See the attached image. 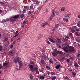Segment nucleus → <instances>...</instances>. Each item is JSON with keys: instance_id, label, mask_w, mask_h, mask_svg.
<instances>
[{"instance_id": "bf43d9fd", "label": "nucleus", "mask_w": 80, "mask_h": 80, "mask_svg": "<svg viewBox=\"0 0 80 80\" xmlns=\"http://www.w3.org/2000/svg\"><path fill=\"white\" fill-rule=\"evenodd\" d=\"M66 62H70V60L69 59H67V60H66Z\"/></svg>"}, {"instance_id": "423d86ee", "label": "nucleus", "mask_w": 80, "mask_h": 80, "mask_svg": "<svg viewBox=\"0 0 80 80\" xmlns=\"http://www.w3.org/2000/svg\"><path fill=\"white\" fill-rule=\"evenodd\" d=\"M14 54H15V52L13 51H10L8 53V55L9 56H13Z\"/></svg>"}, {"instance_id": "c03bdc74", "label": "nucleus", "mask_w": 80, "mask_h": 80, "mask_svg": "<svg viewBox=\"0 0 80 80\" xmlns=\"http://www.w3.org/2000/svg\"><path fill=\"white\" fill-rule=\"evenodd\" d=\"M55 13L56 14V15H59V12H58L57 11H56L55 12Z\"/></svg>"}, {"instance_id": "412c9836", "label": "nucleus", "mask_w": 80, "mask_h": 80, "mask_svg": "<svg viewBox=\"0 0 80 80\" xmlns=\"http://www.w3.org/2000/svg\"><path fill=\"white\" fill-rule=\"evenodd\" d=\"M58 53H59L60 55H62L63 53V52H62V51H58Z\"/></svg>"}, {"instance_id": "7ed1b4c3", "label": "nucleus", "mask_w": 80, "mask_h": 80, "mask_svg": "<svg viewBox=\"0 0 80 80\" xmlns=\"http://www.w3.org/2000/svg\"><path fill=\"white\" fill-rule=\"evenodd\" d=\"M41 57L43 59H45V60H48L50 62V58H48L46 54H45V53H42L41 55Z\"/></svg>"}, {"instance_id": "cd10ccee", "label": "nucleus", "mask_w": 80, "mask_h": 80, "mask_svg": "<svg viewBox=\"0 0 80 80\" xmlns=\"http://www.w3.org/2000/svg\"><path fill=\"white\" fill-rule=\"evenodd\" d=\"M76 40L78 42H80V38H76Z\"/></svg>"}, {"instance_id": "c9c22d12", "label": "nucleus", "mask_w": 80, "mask_h": 80, "mask_svg": "<svg viewBox=\"0 0 80 80\" xmlns=\"http://www.w3.org/2000/svg\"><path fill=\"white\" fill-rule=\"evenodd\" d=\"M8 40V38H5V39L4 40V42H7V41Z\"/></svg>"}, {"instance_id": "052dcab7", "label": "nucleus", "mask_w": 80, "mask_h": 80, "mask_svg": "<svg viewBox=\"0 0 80 80\" xmlns=\"http://www.w3.org/2000/svg\"><path fill=\"white\" fill-rule=\"evenodd\" d=\"M8 46V44L7 43L5 45V47H7V46Z\"/></svg>"}, {"instance_id": "774afa93", "label": "nucleus", "mask_w": 80, "mask_h": 80, "mask_svg": "<svg viewBox=\"0 0 80 80\" xmlns=\"http://www.w3.org/2000/svg\"><path fill=\"white\" fill-rule=\"evenodd\" d=\"M18 31H16V32L15 33V35H17V33H18Z\"/></svg>"}, {"instance_id": "8fccbe9b", "label": "nucleus", "mask_w": 80, "mask_h": 80, "mask_svg": "<svg viewBox=\"0 0 80 80\" xmlns=\"http://www.w3.org/2000/svg\"><path fill=\"white\" fill-rule=\"evenodd\" d=\"M41 37H42V36L41 35L39 36L38 37V40H40V38H41Z\"/></svg>"}, {"instance_id": "f257e3e1", "label": "nucleus", "mask_w": 80, "mask_h": 80, "mask_svg": "<svg viewBox=\"0 0 80 80\" xmlns=\"http://www.w3.org/2000/svg\"><path fill=\"white\" fill-rule=\"evenodd\" d=\"M20 17V14H18L15 15L14 17H11L10 18V22H15L17 21V20L15 19H18Z\"/></svg>"}, {"instance_id": "58836bf2", "label": "nucleus", "mask_w": 80, "mask_h": 80, "mask_svg": "<svg viewBox=\"0 0 80 80\" xmlns=\"http://www.w3.org/2000/svg\"><path fill=\"white\" fill-rule=\"evenodd\" d=\"M50 42H52V43H55V41H53V40L52 39H50Z\"/></svg>"}, {"instance_id": "72a5a7b5", "label": "nucleus", "mask_w": 80, "mask_h": 80, "mask_svg": "<svg viewBox=\"0 0 80 80\" xmlns=\"http://www.w3.org/2000/svg\"><path fill=\"white\" fill-rule=\"evenodd\" d=\"M69 37H72V35H73V34H72V33L69 32Z\"/></svg>"}, {"instance_id": "ddd939ff", "label": "nucleus", "mask_w": 80, "mask_h": 80, "mask_svg": "<svg viewBox=\"0 0 80 80\" xmlns=\"http://www.w3.org/2000/svg\"><path fill=\"white\" fill-rule=\"evenodd\" d=\"M56 45H57V47H58V48H61V46H60V44L58 43H56Z\"/></svg>"}, {"instance_id": "f03ea898", "label": "nucleus", "mask_w": 80, "mask_h": 80, "mask_svg": "<svg viewBox=\"0 0 80 80\" xmlns=\"http://www.w3.org/2000/svg\"><path fill=\"white\" fill-rule=\"evenodd\" d=\"M29 68H30V70L32 72H33L34 71H37V70H38V68L37 67H35L34 68L33 65H31L30 67H29Z\"/></svg>"}, {"instance_id": "5701e85b", "label": "nucleus", "mask_w": 80, "mask_h": 80, "mask_svg": "<svg viewBox=\"0 0 80 80\" xmlns=\"http://www.w3.org/2000/svg\"><path fill=\"white\" fill-rule=\"evenodd\" d=\"M27 23H28V21L25 20L23 22V24H27Z\"/></svg>"}, {"instance_id": "7c9ffc66", "label": "nucleus", "mask_w": 80, "mask_h": 80, "mask_svg": "<svg viewBox=\"0 0 80 80\" xmlns=\"http://www.w3.org/2000/svg\"><path fill=\"white\" fill-rule=\"evenodd\" d=\"M65 17H70V14H66L65 15Z\"/></svg>"}, {"instance_id": "9d476101", "label": "nucleus", "mask_w": 80, "mask_h": 80, "mask_svg": "<svg viewBox=\"0 0 80 80\" xmlns=\"http://www.w3.org/2000/svg\"><path fill=\"white\" fill-rule=\"evenodd\" d=\"M7 54V53L6 52H4L3 53H1V55L2 57V58H3L5 56V55Z\"/></svg>"}, {"instance_id": "5fc2aeb1", "label": "nucleus", "mask_w": 80, "mask_h": 80, "mask_svg": "<svg viewBox=\"0 0 80 80\" xmlns=\"http://www.w3.org/2000/svg\"><path fill=\"white\" fill-rule=\"evenodd\" d=\"M36 73L37 74H39V72L38 71V70H37L36 71Z\"/></svg>"}, {"instance_id": "20e7f679", "label": "nucleus", "mask_w": 80, "mask_h": 80, "mask_svg": "<svg viewBox=\"0 0 80 80\" xmlns=\"http://www.w3.org/2000/svg\"><path fill=\"white\" fill-rule=\"evenodd\" d=\"M68 52H73L74 51H75V49L73 47H72L71 46H69L68 47Z\"/></svg>"}, {"instance_id": "9b49d317", "label": "nucleus", "mask_w": 80, "mask_h": 80, "mask_svg": "<svg viewBox=\"0 0 80 80\" xmlns=\"http://www.w3.org/2000/svg\"><path fill=\"white\" fill-rule=\"evenodd\" d=\"M68 39L65 38H64L62 39V42H67L68 41Z\"/></svg>"}, {"instance_id": "c756f323", "label": "nucleus", "mask_w": 80, "mask_h": 80, "mask_svg": "<svg viewBox=\"0 0 80 80\" xmlns=\"http://www.w3.org/2000/svg\"><path fill=\"white\" fill-rule=\"evenodd\" d=\"M31 13H32V11H29L28 12V15H30V14H31Z\"/></svg>"}, {"instance_id": "4d7b16f0", "label": "nucleus", "mask_w": 80, "mask_h": 80, "mask_svg": "<svg viewBox=\"0 0 80 80\" xmlns=\"http://www.w3.org/2000/svg\"><path fill=\"white\" fill-rule=\"evenodd\" d=\"M16 35H15L14 37H17V36H18V35H19V33L17 34H15Z\"/></svg>"}, {"instance_id": "39448f33", "label": "nucleus", "mask_w": 80, "mask_h": 80, "mask_svg": "<svg viewBox=\"0 0 80 80\" xmlns=\"http://www.w3.org/2000/svg\"><path fill=\"white\" fill-rule=\"evenodd\" d=\"M19 57H17L14 58V63H17V62H19Z\"/></svg>"}, {"instance_id": "0eeeda50", "label": "nucleus", "mask_w": 80, "mask_h": 80, "mask_svg": "<svg viewBox=\"0 0 80 80\" xmlns=\"http://www.w3.org/2000/svg\"><path fill=\"white\" fill-rule=\"evenodd\" d=\"M55 10L53 9L52 10V13L51 14V17L50 18V19L52 20V18L53 17H55Z\"/></svg>"}, {"instance_id": "680f3d73", "label": "nucleus", "mask_w": 80, "mask_h": 80, "mask_svg": "<svg viewBox=\"0 0 80 80\" xmlns=\"http://www.w3.org/2000/svg\"><path fill=\"white\" fill-rule=\"evenodd\" d=\"M2 12H3V11L1 9H0V13H2Z\"/></svg>"}, {"instance_id": "09e8293b", "label": "nucleus", "mask_w": 80, "mask_h": 80, "mask_svg": "<svg viewBox=\"0 0 80 80\" xmlns=\"http://www.w3.org/2000/svg\"><path fill=\"white\" fill-rule=\"evenodd\" d=\"M44 26H45V25L44 24V23H43L41 24V27H44Z\"/></svg>"}, {"instance_id": "e433bc0d", "label": "nucleus", "mask_w": 80, "mask_h": 80, "mask_svg": "<svg viewBox=\"0 0 80 80\" xmlns=\"http://www.w3.org/2000/svg\"><path fill=\"white\" fill-rule=\"evenodd\" d=\"M77 26L80 27V22H79L77 24Z\"/></svg>"}, {"instance_id": "4468645a", "label": "nucleus", "mask_w": 80, "mask_h": 80, "mask_svg": "<svg viewBox=\"0 0 80 80\" xmlns=\"http://www.w3.org/2000/svg\"><path fill=\"white\" fill-rule=\"evenodd\" d=\"M52 54L54 57H57V54L55 52H53Z\"/></svg>"}, {"instance_id": "a18cd8bd", "label": "nucleus", "mask_w": 80, "mask_h": 80, "mask_svg": "<svg viewBox=\"0 0 80 80\" xmlns=\"http://www.w3.org/2000/svg\"><path fill=\"white\" fill-rule=\"evenodd\" d=\"M35 2H36V3H37V4H39V3L38 1H35Z\"/></svg>"}, {"instance_id": "ea45409f", "label": "nucleus", "mask_w": 80, "mask_h": 80, "mask_svg": "<svg viewBox=\"0 0 80 80\" xmlns=\"http://www.w3.org/2000/svg\"><path fill=\"white\" fill-rule=\"evenodd\" d=\"M55 52L56 53H58V51L57 50V49H55Z\"/></svg>"}, {"instance_id": "864d4df0", "label": "nucleus", "mask_w": 80, "mask_h": 80, "mask_svg": "<svg viewBox=\"0 0 80 80\" xmlns=\"http://www.w3.org/2000/svg\"><path fill=\"white\" fill-rule=\"evenodd\" d=\"M47 42L48 43V44L49 45H50V42H49V41H47Z\"/></svg>"}, {"instance_id": "c85d7f7f", "label": "nucleus", "mask_w": 80, "mask_h": 80, "mask_svg": "<svg viewBox=\"0 0 80 80\" xmlns=\"http://www.w3.org/2000/svg\"><path fill=\"white\" fill-rule=\"evenodd\" d=\"M61 10L62 12H63V11H65V8H62L61 9Z\"/></svg>"}, {"instance_id": "6ab92c4d", "label": "nucleus", "mask_w": 80, "mask_h": 80, "mask_svg": "<svg viewBox=\"0 0 80 80\" xmlns=\"http://www.w3.org/2000/svg\"><path fill=\"white\" fill-rule=\"evenodd\" d=\"M29 76L30 77L31 79H33V77L32 76V74H30Z\"/></svg>"}, {"instance_id": "6e6d98bb", "label": "nucleus", "mask_w": 80, "mask_h": 80, "mask_svg": "<svg viewBox=\"0 0 80 80\" xmlns=\"http://www.w3.org/2000/svg\"><path fill=\"white\" fill-rule=\"evenodd\" d=\"M58 24H56L55 27L57 28H58Z\"/></svg>"}, {"instance_id": "e2e57ef3", "label": "nucleus", "mask_w": 80, "mask_h": 80, "mask_svg": "<svg viewBox=\"0 0 80 80\" xmlns=\"http://www.w3.org/2000/svg\"><path fill=\"white\" fill-rule=\"evenodd\" d=\"M56 28H55V27L53 28V29H52V31H53L54 30H55V29H56Z\"/></svg>"}, {"instance_id": "473e14b6", "label": "nucleus", "mask_w": 80, "mask_h": 80, "mask_svg": "<svg viewBox=\"0 0 80 80\" xmlns=\"http://www.w3.org/2000/svg\"><path fill=\"white\" fill-rule=\"evenodd\" d=\"M72 75L73 76V77H75L76 76V73L75 72H72Z\"/></svg>"}, {"instance_id": "393cba45", "label": "nucleus", "mask_w": 80, "mask_h": 80, "mask_svg": "<svg viewBox=\"0 0 80 80\" xmlns=\"http://www.w3.org/2000/svg\"><path fill=\"white\" fill-rule=\"evenodd\" d=\"M24 17V14H22L21 15L20 17L21 18H22Z\"/></svg>"}, {"instance_id": "79ce46f5", "label": "nucleus", "mask_w": 80, "mask_h": 80, "mask_svg": "<svg viewBox=\"0 0 80 80\" xmlns=\"http://www.w3.org/2000/svg\"><path fill=\"white\" fill-rule=\"evenodd\" d=\"M46 68H48V69H49V70H50V67L46 66Z\"/></svg>"}, {"instance_id": "a878e982", "label": "nucleus", "mask_w": 80, "mask_h": 80, "mask_svg": "<svg viewBox=\"0 0 80 80\" xmlns=\"http://www.w3.org/2000/svg\"><path fill=\"white\" fill-rule=\"evenodd\" d=\"M41 52H42V53H44V52H45V49L44 48H42L41 50Z\"/></svg>"}, {"instance_id": "338daca9", "label": "nucleus", "mask_w": 80, "mask_h": 80, "mask_svg": "<svg viewBox=\"0 0 80 80\" xmlns=\"http://www.w3.org/2000/svg\"><path fill=\"white\" fill-rule=\"evenodd\" d=\"M65 38H67V39H68V38H69V37H68V36H67L65 37Z\"/></svg>"}, {"instance_id": "dca6fc26", "label": "nucleus", "mask_w": 80, "mask_h": 80, "mask_svg": "<svg viewBox=\"0 0 80 80\" xmlns=\"http://www.w3.org/2000/svg\"><path fill=\"white\" fill-rule=\"evenodd\" d=\"M8 63H9V62H4L3 63V66H7V65H8Z\"/></svg>"}, {"instance_id": "13d9d810", "label": "nucleus", "mask_w": 80, "mask_h": 80, "mask_svg": "<svg viewBox=\"0 0 80 80\" xmlns=\"http://www.w3.org/2000/svg\"><path fill=\"white\" fill-rule=\"evenodd\" d=\"M65 20L66 21V22H68V19H66Z\"/></svg>"}, {"instance_id": "69168bd1", "label": "nucleus", "mask_w": 80, "mask_h": 80, "mask_svg": "<svg viewBox=\"0 0 80 80\" xmlns=\"http://www.w3.org/2000/svg\"><path fill=\"white\" fill-rule=\"evenodd\" d=\"M0 3L1 5H3V4H4V2H1Z\"/></svg>"}, {"instance_id": "4c0bfd02", "label": "nucleus", "mask_w": 80, "mask_h": 80, "mask_svg": "<svg viewBox=\"0 0 80 80\" xmlns=\"http://www.w3.org/2000/svg\"><path fill=\"white\" fill-rule=\"evenodd\" d=\"M67 79H69V78L67 76H66L64 78V80H67Z\"/></svg>"}, {"instance_id": "b1692460", "label": "nucleus", "mask_w": 80, "mask_h": 80, "mask_svg": "<svg viewBox=\"0 0 80 80\" xmlns=\"http://www.w3.org/2000/svg\"><path fill=\"white\" fill-rule=\"evenodd\" d=\"M39 78L41 80H43V79L45 78H44V77L43 76H41Z\"/></svg>"}, {"instance_id": "2eb2a0df", "label": "nucleus", "mask_w": 80, "mask_h": 80, "mask_svg": "<svg viewBox=\"0 0 80 80\" xmlns=\"http://www.w3.org/2000/svg\"><path fill=\"white\" fill-rule=\"evenodd\" d=\"M75 35L77 36H80V33H78V32H75Z\"/></svg>"}, {"instance_id": "49530a36", "label": "nucleus", "mask_w": 80, "mask_h": 80, "mask_svg": "<svg viewBox=\"0 0 80 80\" xmlns=\"http://www.w3.org/2000/svg\"><path fill=\"white\" fill-rule=\"evenodd\" d=\"M56 79V77H53L52 78V80H55Z\"/></svg>"}, {"instance_id": "2f4dec72", "label": "nucleus", "mask_w": 80, "mask_h": 80, "mask_svg": "<svg viewBox=\"0 0 80 80\" xmlns=\"http://www.w3.org/2000/svg\"><path fill=\"white\" fill-rule=\"evenodd\" d=\"M60 40H61V39H57V40L58 41V43H61V41H60Z\"/></svg>"}, {"instance_id": "37998d69", "label": "nucleus", "mask_w": 80, "mask_h": 80, "mask_svg": "<svg viewBox=\"0 0 80 80\" xmlns=\"http://www.w3.org/2000/svg\"><path fill=\"white\" fill-rule=\"evenodd\" d=\"M44 26H45V25H47L48 24V22H45L44 23Z\"/></svg>"}, {"instance_id": "603ef678", "label": "nucleus", "mask_w": 80, "mask_h": 80, "mask_svg": "<svg viewBox=\"0 0 80 80\" xmlns=\"http://www.w3.org/2000/svg\"><path fill=\"white\" fill-rule=\"evenodd\" d=\"M69 57H70V59L71 60H73V57L71 56H69Z\"/></svg>"}, {"instance_id": "3c124183", "label": "nucleus", "mask_w": 80, "mask_h": 80, "mask_svg": "<svg viewBox=\"0 0 80 80\" xmlns=\"http://www.w3.org/2000/svg\"><path fill=\"white\" fill-rule=\"evenodd\" d=\"M51 75H55V73L53 72H51Z\"/></svg>"}, {"instance_id": "6e6552de", "label": "nucleus", "mask_w": 80, "mask_h": 80, "mask_svg": "<svg viewBox=\"0 0 80 80\" xmlns=\"http://www.w3.org/2000/svg\"><path fill=\"white\" fill-rule=\"evenodd\" d=\"M10 18H7L6 19H3L2 21H1V23H5V22H7L8 21Z\"/></svg>"}, {"instance_id": "aec40b11", "label": "nucleus", "mask_w": 80, "mask_h": 80, "mask_svg": "<svg viewBox=\"0 0 80 80\" xmlns=\"http://www.w3.org/2000/svg\"><path fill=\"white\" fill-rule=\"evenodd\" d=\"M30 63L32 65H35V62H33V61H32L30 62Z\"/></svg>"}, {"instance_id": "a19ab883", "label": "nucleus", "mask_w": 80, "mask_h": 80, "mask_svg": "<svg viewBox=\"0 0 80 80\" xmlns=\"http://www.w3.org/2000/svg\"><path fill=\"white\" fill-rule=\"evenodd\" d=\"M71 32L72 33H74V32H75V30H73V29H71Z\"/></svg>"}, {"instance_id": "f8f14e48", "label": "nucleus", "mask_w": 80, "mask_h": 80, "mask_svg": "<svg viewBox=\"0 0 80 80\" xmlns=\"http://www.w3.org/2000/svg\"><path fill=\"white\" fill-rule=\"evenodd\" d=\"M74 66L75 67H76L77 68H78V64H77V63L76 62H74Z\"/></svg>"}, {"instance_id": "0e129e2a", "label": "nucleus", "mask_w": 80, "mask_h": 80, "mask_svg": "<svg viewBox=\"0 0 80 80\" xmlns=\"http://www.w3.org/2000/svg\"><path fill=\"white\" fill-rule=\"evenodd\" d=\"M78 60H80V56L79 57H77Z\"/></svg>"}, {"instance_id": "de8ad7c7", "label": "nucleus", "mask_w": 80, "mask_h": 80, "mask_svg": "<svg viewBox=\"0 0 80 80\" xmlns=\"http://www.w3.org/2000/svg\"><path fill=\"white\" fill-rule=\"evenodd\" d=\"M30 9H33V6L31 5L30 6Z\"/></svg>"}, {"instance_id": "1a4fd4ad", "label": "nucleus", "mask_w": 80, "mask_h": 80, "mask_svg": "<svg viewBox=\"0 0 80 80\" xmlns=\"http://www.w3.org/2000/svg\"><path fill=\"white\" fill-rule=\"evenodd\" d=\"M19 64V68H21L23 66V64H22V61H20L18 62Z\"/></svg>"}, {"instance_id": "a211bd4d", "label": "nucleus", "mask_w": 80, "mask_h": 80, "mask_svg": "<svg viewBox=\"0 0 80 80\" xmlns=\"http://www.w3.org/2000/svg\"><path fill=\"white\" fill-rule=\"evenodd\" d=\"M61 67V66L60 65H58L56 66V68L57 70H58L59 68H60Z\"/></svg>"}, {"instance_id": "f3484780", "label": "nucleus", "mask_w": 80, "mask_h": 80, "mask_svg": "<svg viewBox=\"0 0 80 80\" xmlns=\"http://www.w3.org/2000/svg\"><path fill=\"white\" fill-rule=\"evenodd\" d=\"M40 62H41V63H42V65L44 64L45 63V61H44V60L43 59L41 60L40 61Z\"/></svg>"}, {"instance_id": "f704fd0d", "label": "nucleus", "mask_w": 80, "mask_h": 80, "mask_svg": "<svg viewBox=\"0 0 80 80\" xmlns=\"http://www.w3.org/2000/svg\"><path fill=\"white\" fill-rule=\"evenodd\" d=\"M3 48V46H0V51H2Z\"/></svg>"}, {"instance_id": "bb28decb", "label": "nucleus", "mask_w": 80, "mask_h": 80, "mask_svg": "<svg viewBox=\"0 0 80 80\" xmlns=\"http://www.w3.org/2000/svg\"><path fill=\"white\" fill-rule=\"evenodd\" d=\"M25 12H26V9H25V8H24L23 9V10L22 13H25Z\"/></svg>"}, {"instance_id": "4be33fe9", "label": "nucleus", "mask_w": 80, "mask_h": 80, "mask_svg": "<svg viewBox=\"0 0 80 80\" xmlns=\"http://www.w3.org/2000/svg\"><path fill=\"white\" fill-rule=\"evenodd\" d=\"M62 49L63 50H64V51H65V52H66V53H68V50H66V49H65V48H62Z\"/></svg>"}]
</instances>
